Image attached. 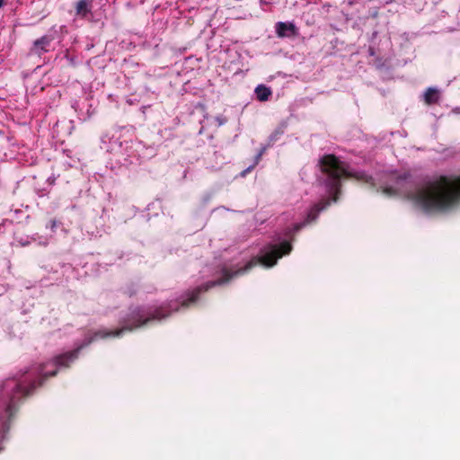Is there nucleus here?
I'll return each instance as SVG.
<instances>
[{
	"instance_id": "obj_11",
	"label": "nucleus",
	"mask_w": 460,
	"mask_h": 460,
	"mask_svg": "<svg viewBox=\"0 0 460 460\" xmlns=\"http://www.w3.org/2000/svg\"><path fill=\"white\" fill-rule=\"evenodd\" d=\"M382 192L387 196H395L398 194V190L393 187H384L382 188Z\"/></svg>"
},
{
	"instance_id": "obj_8",
	"label": "nucleus",
	"mask_w": 460,
	"mask_h": 460,
	"mask_svg": "<svg viewBox=\"0 0 460 460\" xmlns=\"http://www.w3.org/2000/svg\"><path fill=\"white\" fill-rule=\"evenodd\" d=\"M255 94L257 100L260 102H266L269 100L270 96L272 94L270 88L265 86L264 84H259L255 88Z\"/></svg>"
},
{
	"instance_id": "obj_2",
	"label": "nucleus",
	"mask_w": 460,
	"mask_h": 460,
	"mask_svg": "<svg viewBox=\"0 0 460 460\" xmlns=\"http://www.w3.org/2000/svg\"><path fill=\"white\" fill-rule=\"evenodd\" d=\"M319 166L321 172L325 175L323 184L331 198L323 199L318 203L314 204L308 211L305 220L294 226L295 232H298L305 226L314 223L319 214L331 205V201L337 202L339 200L341 193L342 179H355L358 181L369 184L372 188L376 186L372 176L364 172H349L348 170V164L341 161L335 155L328 154L323 155L319 159Z\"/></svg>"
},
{
	"instance_id": "obj_13",
	"label": "nucleus",
	"mask_w": 460,
	"mask_h": 460,
	"mask_svg": "<svg viewBox=\"0 0 460 460\" xmlns=\"http://www.w3.org/2000/svg\"><path fill=\"white\" fill-rule=\"evenodd\" d=\"M47 227H49L53 232L56 231V228L58 227V221L56 219H51L47 225Z\"/></svg>"
},
{
	"instance_id": "obj_3",
	"label": "nucleus",
	"mask_w": 460,
	"mask_h": 460,
	"mask_svg": "<svg viewBox=\"0 0 460 460\" xmlns=\"http://www.w3.org/2000/svg\"><path fill=\"white\" fill-rule=\"evenodd\" d=\"M44 368V364L40 365L36 371L39 376L31 378L28 376L31 368L25 367L0 385V422L3 429H9L11 420L24 400L31 396L36 388L41 386L49 377L56 376L58 374L57 369L43 373Z\"/></svg>"
},
{
	"instance_id": "obj_6",
	"label": "nucleus",
	"mask_w": 460,
	"mask_h": 460,
	"mask_svg": "<svg viewBox=\"0 0 460 460\" xmlns=\"http://www.w3.org/2000/svg\"><path fill=\"white\" fill-rule=\"evenodd\" d=\"M52 40L53 39L48 35L42 36L41 38L36 40L33 42V45L31 49V52L38 56H40L42 53L48 52L49 47Z\"/></svg>"
},
{
	"instance_id": "obj_10",
	"label": "nucleus",
	"mask_w": 460,
	"mask_h": 460,
	"mask_svg": "<svg viewBox=\"0 0 460 460\" xmlns=\"http://www.w3.org/2000/svg\"><path fill=\"white\" fill-rule=\"evenodd\" d=\"M261 155H262V151H261V152L258 154V155H257V156H256V158H255V162L253 163V164H252L251 166H249L248 168H246L245 170H243V171L240 173V175H241L242 177L246 176V174H247V173L251 172L253 170V168H254V167L257 165V164L259 163V161H260V159H261Z\"/></svg>"
},
{
	"instance_id": "obj_9",
	"label": "nucleus",
	"mask_w": 460,
	"mask_h": 460,
	"mask_svg": "<svg viewBox=\"0 0 460 460\" xmlns=\"http://www.w3.org/2000/svg\"><path fill=\"white\" fill-rule=\"evenodd\" d=\"M91 12L90 0H80L75 6L76 15L84 18Z\"/></svg>"
},
{
	"instance_id": "obj_14",
	"label": "nucleus",
	"mask_w": 460,
	"mask_h": 460,
	"mask_svg": "<svg viewBox=\"0 0 460 460\" xmlns=\"http://www.w3.org/2000/svg\"><path fill=\"white\" fill-rule=\"evenodd\" d=\"M215 120L217 121V126H222L226 122L227 119L224 117L217 116L215 118Z\"/></svg>"
},
{
	"instance_id": "obj_12",
	"label": "nucleus",
	"mask_w": 460,
	"mask_h": 460,
	"mask_svg": "<svg viewBox=\"0 0 460 460\" xmlns=\"http://www.w3.org/2000/svg\"><path fill=\"white\" fill-rule=\"evenodd\" d=\"M411 177V174L409 172H403L397 176L396 178V183L399 184L402 181H407Z\"/></svg>"
},
{
	"instance_id": "obj_4",
	"label": "nucleus",
	"mask_w": 460,
	"mask_h": 460,
	"mask_svg": "<svg viewBox=\"0 0 460 460\" xmlns=\"http://www.w3.org/2000/svg\"><path fill=\"white\" fill-rule=\"evenodd\" d=\"M406 198L427 214L448 212L460 204V175H441L409 191Z\"/></svg>"
},
{
	"instance_id": "obj_1",
	"label": "nucleus",
	"mask_w": 460,
	"mask_h": 460,
	"mask_svg": "<svg viewBox=\"0 0 460 460\" xmlns=\"http://www.w3.org/2000/svg\"><path fill=\"white\" fill-rule=\"evenodd\" d=\"M280 259V243L272 244L269 246V251L260 257H254L248 261L243 267L232 269L227 266L221 268L222 277L216 279L208 281L192 290L186 292V298L181 301L180 305H175V302H168L156 307L154 311L145 312V310L137 306L134 308L130 314L120 321L122 326L113 331L99 330L96 331L92 336L86 338L82 344L77 346L75 349L60 354L54 358V364L58 367H69L71 363L75 361L81 350L92 344L98 339H107L110 337H119L125 332H131L138 329L151 321L162 320L168 317L172 311L177 312L180 307L188 308L190 305L195 304L201 293L208 291L210 288L222 286L229 283L234 278L243 275L249 271L251 269L258 265L262 264L267 268H270L277 263V261Z\"/></svg>"
},
{
	"instance_id": "obj_16",
	"label": "nucleus",
	"mask_w": 460,
	"mask_h": 460,
	"mask_svg": "<svg viewBox=\"0 0 460 460\" xmlns=\"http://www.w3.org/2000/svg\"><path fill=\"white\" fill-rule=\"evenodd\" d=\"M4 4V0H0V8L3 6Z\"/></svg>"
},
{
	"instance_id": "obj_7",
	"label": "nucleus",
	"mask_w": 460,
	"mask_h": 460,
	"mask_svg": "<svg viewBox=\"0 0 460 460\" xmlns=\"http://www.w3.org/2000/svg\"><path fill=\"white\" fill-rule=\"evenodd\" d=\"M439 101L438 90L429 87L424 93V102L427 105H433L438 103Z\"/></svg>"
},
{
	"instance_id": "obj_5",
	"label": "nucleus",
	"mask_w": 460,
	"mask_h": 460,
	"mask_svg": "<svg viewBox=\"0 0 460 460\" xmlns=\"http://www.w3.org/2000/svg\"><path fill=\"white\" fill-rule=\"evenodd\" d=\"M276 33L279 38L295 37L298 34V29L293 22H279L276 23Z\"/></svg>"
},
{
	"instance_id": "obj_15",
	"label": "nucleus",
	"mask_w": 460,
	"mask_h": 460,
	"mask_svg": "<svg viewBox=\"0 0 460 460\" xmlns=\"http://www.w3.org/2000/svg\"><path fill=\"white\" fill-rule=\"evenodd\" d=\"M279 134V132H276L274 135L271 136V139H276Z\"/></svg>"
}]
</instances>
